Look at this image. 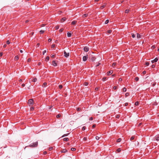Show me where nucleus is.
<instances>
[{
    "instance_id": "1",
    "label": "nucleus",
    "mask_w": 159,
    "mask_h": 159,
    "mask_svg": "<svg viewBox=\"0 0 159 159\" xmlns=\"http://www.w3.org/2000/svg\"><path fill=\"white\" fill-rule=\"evenodd\" d=\"M38 143L37 142H36L30 144L29 145V146L32 148L35 147H37L38 146Z\"/></svg>"
},
{
    "instance_id": "2",
    "label": "nucleus",
    "mask_w": 159,
    "mask_h": 159,
    "mask_svg": "<svg viewBox=\"0 0 159 159\" xmlns=\"http://www.w3.org/2000/svg\"><path fill=\"white\" fill-rule=\"evenodd\" d=\"M64 56L66 57H68L69 56V53H66L65 51H64Z\"/></svg>"
},
{
    "instance_id": "3",
    "label": "nucleus",
    "mask_w": 159,
    "mask_h": 159,
    "mask_svg": "<svg viewBox=\"0 0 159 159\" xmlns=\"http://www.w3.org/2000/svg\"><path fill=\"white\" fill-rule=\"evenodd\" d=\"M33 100H28V103L30 106L33 104Z\"/></svg>"
},
{
    "instance_id": "4",
    "label": "nucleus",
    "mask_w": 159,
    "mask_h": 159,
    "mask_svg": "<svg viewBox=\"0 0 159 159\" xmlns=\"http://www.w3.org/2000/svg\"><path fill=\"white\" fill-rule=\"evenodd\" d=\"M158 60V59L157 58H156L154 60L151 61L152 63H154L155 62H156Z\"/></svg>"
},
{
    "instance_id": "5",
    "label": "nucleus",
    "mask_w": 159,
    "mask_h": 159,
    "mask_svg": "<svg viewBox=\"0 0 159 159\" xmlns=\"http://www.w3.org/2000/svg\"><path fill=\"white\" fill-rule=\"evenodd\" d=\"M84 50L85 52H88L89 51V48L87 47H85L84 48Z\"/></svg>"
},
{
    "instance_id": "6",
    "label": "nucleus",
    "mask_w": 159,
    "mask_h": 159,
    "mask_svg": "<svg viewBox=\"0 0 159 159\" xmlns=\"http://www.w3.org/2000/svg\"><path fill=\"white\" fill-rule=\"evenodd\" d=\"M52 65L54 66H56L57 65V64L56 62L54 61H52Z\"/></svg>"
},
{
    "instance_id": "7",
    "label": "nucleus",
    "mask_w": 159,
    "mask_h": 159,
    "mask_svg": "<svg viewBox=\"0 0 159 159\" xmlns=\"http://www.w3.org/2000/svg\"><path fill=\"white\" fill-rule=\"evenodd\" d=\"M66 17H63L62 18L61 20V22L62 23L64 21H65L66 20Z\"/></svg>"
},
{
    "instance_id": "8",
    "label": "nucleus",
    "mask_w": 159,
    "mask_h": 159,
    "mask_svg": "<svg viewBox=\"0 0 159 159\" xmlns=\"http://www.w3.org/2000/svg\"><path fill=\"white\" fill-rule=\"evenodd\" d=\"M87 57L86 56H84L83 57V61H85L87 60Z\"/></svg>"
},
{
    "instance_id": "9",
    "label": "nucleus",
    "mask_w": 159,
    "mask_h": 159,
    "mask_svg": "<svg viewBox=\"0 0 159 159\" xmlns=\"http://www.w3.org/2000/svg\"><path fill=\"white\" fill-rule=\"evenodd\" d=\"M67 151V150L65 149H63L61 151V152L62 153L66 152Z\"/></svg>"
},
{
    "instance_id": "10",
    "label": "nucleus",
    "mask_w": 159,
    "mask_h": 159,
    "mask_svg": "<svg viewBox=\"0 0 159 159\" xmlns=\"http://www.w3.org/2000/svg\"><path fill=\"white\" fill-rule=\"evenodd\" d=\"M113 72V71L112 70L109 71L108 72H107V75H110L112 74Z\"/></svg>"
},
{
    "instance_id": "11",
    "label": "nucleus",
    "mask_w": 159,
    "mask_h": 159,
    "mask_svg": "<svg viewBox=\"0 0 159 159\" xmlns=\"http://www.w3.org/2000/svg\"><path fill=\"white\" fill-rule=\"evenodd\" d=\"M76 23H77V21L74 20V21H73L72 22L71 24L72 25H75L76 24Z\"/></svg>"
},
{
    "instance_id": "12",
    "label": "nucleus",
    "mask_w": 159,
    "mask_h": 159,
    "mask_svg": "<svg viewBox=\"0 0 159 159\" xmlns=\"http://www.w3.org/2000/svg\"><path fill=\"white\" fill-rule=\"evenodd\" d=\"M69 140V139L67 138H65L63 139L64 141H67Z\"/></svg>"
},
{
    "instance_id": "13",
    "label": "nucleus",
    "mask_w": 159,
    "mask_h": 159,
    "mask_svg": "<svg viewBox=\"0 0 159 159\" xmlns=\"http://www.w3.org/2000/svg\"><path fill=\"white\" fill-rule=\"evenodd\" d=\"M88 16V14H84L82 16L84 18L85 17H86L87 16Z\"/></svg>"
},
{
    "instance_id": "14",
    "label": "nucleus",
    "mask_w": 159,
    "mask_h": 159,
    "mask_svg": "<svg viewBox=\"0 0 159 159\" xmlns=\"http://www.w3.org/2000/svg\"><path fill=\"white\" fill-rule=\"evenodd\" d=\"M95 59L96 58L94 57H91V60L92 61H94L95 60Z\"/></svg>"
},
{
    "instance_id": "15",
    "label": "nucleus",
    "mask_w": 159,
    "mask_h": 159,
    "mask_svg": "<svg viewBox=\"0 0 159 159\" xmlns=\"http://www.w3.org/2000/svg\"><path fill=\"white\" fill-rule=\"evenodd\" d=\"M106 6V4H104V5H102V6L101 7H100V8L101 9H103Z\"/></svg>"
},
{
    "instance_id": "16",
    "label": "nucleus",
    "mask_w": 159,
    "mask_h": 159,
    "mask_svg": "<svg viewBox=\"0 0 159 159\" xmlns=\"http://www.w3.org/2000/svg\"><path fill=\"white\" fill-rule=\"evenodd\" d=\"M37 80V79L36 78H34L32 80V81L34 82H36Z\"/></svg>"
},
{
    "instance_id": "17",
    "label": "nucleus",
    "mask_w": 159,
    "mask_h": 159,
    "mask_svg": "<svg viewBox=\"0 0 159 159\" xmlns=\"http://www.w3.org/2000/svg\"><path fill=\"white\" fill-rule=\"evenodd\" d=\"M137 38L138 39L140 38H141L140 35L138 33H137Z\"/></svg>"
},
{
    "instance_id": "18",
    "label": "nucleus",
    "mask_w": 159,
    "mask_h": 159,
    "mask_svg": "<svg viewBox=\"0 0 159 159\" xmlns=\"http://www.w3.org/2000/svg\"><path fill=\"white\" fill-rule=\"evenodd\" d=\"M135 138V137L134 136H132L130 138V140L132 141L134 140Z\"/></svg>"
},
{
    "instance_id": "19",
    "label": "nucleus",
    "mask_w": 159,
    "mask_h": 159,
    "mask_svg": "<svg viewBox=\"0 0 159 159\" xmlns=\"http://www.w3.org/2000/svg\"><path fill=\"white\" fill-rule=\"evenodd\" d=\"M67 36L68 37H70L71 36V34L70 33L68 32L67 33Z\"/></svg>"
},
{
    "instance_id": "20",
    "label": "nucleus",
    "mask_w": 159,
    "mask_h": 159,
    "mask_svg": "<svg viewBox=\"0 0 159 159\" xmlns=\"http://www.w3.org/2000/svg\"><path fill=\"white\" fill-rule=\"evenodd\" d=\"M19 59V57L18 56H16L15 57V60H17Z\"/></svg>"
},
{
    "instance_id": "21",
    "label": "nucleus",
    "mask_w": 159,
    "mask_h": 159,
    "mask_svg": "<svg viewBox=\"0 0 159 159\" xmlns=\"http://www.w3.org/2000/svg\"><path fill=\"white\" fill-rule=\"evenodd\" d=\"M121 151V149L120 148H118L117 149L116 151L117 152H120Z\"/></svg>"
},
{
    "instance_id": "22",
    "label": "nucleus",
    "mask_w": 159,
    "mask_h": 159,
    "mask_svg": "<svg viewBox=\"0 0 159 159\" xmlns=\"http://www.w3.org/2000/svg\"><path fill=\"white\" fill-rule=\"evenodd\" d=\"M107 79V78L106 77H103L102 80L103 81H105V80H106Z\"/></svg>"
},
{
    "instance_id": "23",
    "label": "nucleus",
    "mask_w": 159,
    "mask_h": 159,
    "mask_svg": "<svg viewBox=\"0 0 159 159\" xmlns=\"http://www.w3.org/2000/svg\"><path fill=\"white\" fill-rule=\"evenodd\" d=\"M139 104V102L138 101L136 102L135 103V105L136 106H138Z\"/></svg>"
},
{
    "instance_id": "24",
    "label": "nucleus",
    "mask_w": 159,
    "mask_h": 159,
    "mask_svg": "<svg viewBox=\"0 0 159 159\" xmlns=\"http://www.w3.org/2000/svg\"><path fill=\"white\" fill-rule=\"evenodd\" d=\"M61 116V114H58L57 116V118H59Z\"/></svg>"
},
{
    "instance_id": "25",
    "label": "nucleus",
    "mask_w": 159,
    "mask_h": 159,
    "mask_svg": "<svg viewBox=\"0 0 159 159\" xmlns=\"http://www.w3.org/2000/svg\"><path fill=\"white\" fill-rule=\"evenodd\" d=\"M49 57L48 56H47L46 57V61H48L49 60Z\"/></svg>"
},
{
    "instance_id": "26",
    "label": "nucleus",
    "mask_w": 159,
    "mask_h": 159,
    "mask_svg": "<svg viewBox=\"0 0 159 159\" xmlns=\"http://www.w3.org/2000/svg\"><path fill=\"white\" fill-rule=\"evenodd\" d=\"M76 110L77 111H81V109L80 108L78 107L76 109Z\"/></svg>"
},
{
    "instance_id": "27",
    "label": "nucleus",
    "mask_w": 159,
    "mask_h": 159,
    "mask_svg": "<svg viewBox=\"0 0 159 159\" xmlns=\"http://www.w3.org/2000/svg\"><path fill=\"white\" fill-rule=\"evenodd\" d=\"M121 139L120 138H119L117 140V142H119L121 141Z\"/></svg>"
},
{
    "instance_id": "28",
    "label": "nucleus",
    "mask_w": 159,
    "mask_h": 159,
    "mask_svg": "<svg viewBox=\"0 0 159 159\" xmlns=\"http://www.w3.org/2000/svg\"><path fill=\"white\" fill-rule=\"evenodd\" d=\"M71 150H72V151H75V150H76V148H71Z\"/></svg>"
},
{
    "instance_id": "29",
    "label": "nucleus",
    "mask_w": 159,
    "mask_h": 159,
    "mask_svg": "<svg viewBox=\"0 0 159 159\" xmlns=\"http://www.w3.org/2000/svg\"><path fill=\"white\" fill-rule=\"evenodd\" d=\"M135 80L136 81H138L139 80V78L138 77H135Z\"/></svg>"
},
{
    "instance_id": "30",
    "label": "nucleus",
    "mask_w": 159,
    "mask_h": 159,
    "mask_svg": "<svg viewBox=\"0 0 159 159\" xmlns=\"http://www.w3.org/2000/svg\"><path fill=\"white\" fill-rule=\"evenodd\" d=\"M129 10L127 9V10H125V13H128L129 12Z\"/></svg>"
},
{
    "instance_id": "31",
    "label": "nucleus",
    "mask_w": 159,
    "mask_h": 159,
    "mask_svg": "<svg viewBox=\"0 0 159 159\" xmlns=\"http://www.w3.org/2000/svg\"><path fill=\"white\" fill-rule=\"evenodd\" d=\"M47 84V83L46 82H45L43 83V87H45L46 85Z\"/></svg>"
},
{
    "instance_id": "32",
    "label": "nucleus",
    "mask_w": 159,
    "mask_h": 159,
    "mask_svg": "<svg viewBox=\"0 0 159 159\" xmlns=\"http://www.w3.org/2000/svg\"><path fill=\"white\" fill-rule=\"evenodd\" d=\"M109 22V20H106L105 21V24H107Z\"/></svg>"
},
{
    "instance_id": "33",
    "label": "nucleus",
    "mask_w": 159,
    "mask_h": 159,
    "mask_svg": "<svg viewBox=\"0 0 159 159\" xmlns=\"http://www.w3.org/2000/svg\"><path fill=\"white\" fill-rule=\"evenodd\" d=\"M84 85L85 86H87L88 84V83L87 82H84Z\"/></svg>"
},
{
    "instance_id": "34",
    "label": "nucleus",
    "mask_w": 159,
    "mask_h": 159,
    "mask_svg": "<svg viewBox=\"0 0 159 159\" xmlns=\"http://www.w3.org/2000/svg\"><path fill=\"white\" fill-rule=\"evenodd\" d=\"M131 35L132 37L133 38H134L135 37V35L134 34L132 33L131 34Z\"/></svg>"
},
{
    "instance_id": "35",
    "label": "nucleus",
    "mask_w": 159,
    "mask_h": 159,
    "mask_svg": "<svg viewBox=\"0 0 159 159\" xmlns=\"http://www.w3.org/2000/svg\"><path fill=\"white\" fill-rule=\"evenodd\" d=\"M123 90L124 92H126V88L124 87L123 89Z\"/></svg>"
},
{
    "instance_id": "36",
    "label": "nucleus",
    "mask_w": 159,
    "mask_h": 159,
    "mask_svg": "<svg viewBox=\"0 0 159 159\" xmlns=\"http://www.w3.org/2000/svg\"><path fill=\"white\" fill-rule=\"evenodd\" d=\"M68 134H64L62 136V137H64L65 136H67L68 135Z\"/></svg>"
},
{
    "instance_id": "37",
    "label": "nucleus",
    "mask_w": 159,
    "mask_h": 159,
    "mask_svg": "<svg viewBox=\"0 0 159 159\" xmlns=\"http://www.w3.org/2000/svg\"><path fill=\"white\" fill-rule=\"evenodd\" d=\"M112 32V30H109L107 31V33L109 34H110Z\"/></svg>"
},
{
    "instance_id": "38",
    "label": "nucleus",
    "mask_w": 159,
    "mask_h": 159,
    "mask_svg": "<svg viewBox=\"0 0 159 159\" xmlns=\"http://www.w3.org/2000/svg\"><path fill=\"white\" fill-rule=\"evenodd\" d=\"M52 149H53V148H52V147H49L48 149H49V151H51V150H52Z\"/></svg>"
},
{
    "instance_id": "39",
    "label": "nucleus",
    "mask_w": 159,
    "mask_h": 159,
    "mask_svg": "<svg viewBox=\"0 0 159 159\" xmlns=\"http://www.w3.org/2000/svg\"><path fill=\"white\" fill-rule=\"evenodd\" d=\"M129 95V93H125V96L126 97H127V96H128Z\"/></svg>"
},
{
    "instance_id": "40",
    "label": "nucleus",
    "mask_w": 159,
    "mask_h": 159,
    "mask_svg": "<svg viewBox=\"0 0 159 159\" xmlns=\"http://www.w3.org/2000/svg\"><path fill=\"white\" fill-rule=\"evenodd\" d=\"M116 63H113L112 64V66L114 67L115 66H116Z\"/></svg>"
},
{
    "instance_id": "41",
    "label": "nucleus",
    "mask_w": 159,
    "mask_h": 159,
    "mask_svg": "<svg viewBox=\"0 0 159 159\" xmlns=\"http://www.w3.org/2000/svg\"><path fill=\"white\" fill-rule=\"evenodd\" d=\"M62 87H63V86L61 85H59V88L60 89H62Z\"/></svg>"
},
{
    "instance_id": "42",
    "label": "nucleus",
    "mask_w": 159,
    "mask_h": 159,
    "mask_svg": "<svg viewBox=\"0 0 159 159\" xmlns=\"http://www.w3.org/2000/svg\"><path fill=\"white\" fill-rule=\"evenodd\" d=\"M55 44H53L52 45L51 48H53L55 47Z\"/></svg>"
},
{
    "instance_id": "43",
    "label": "nucleus",
    "mask_w": 159,
    "mask_h": 159,
    "mask_svg": "<svg viewBox=\"0 0 159 159\" xmlns=\"http://www.w3.org/2000/svg\"><path fill=\"white\" fill-rule=\"evenodd\" d=\"M156 140L157 141L159 140V137H157L156 138Z\"/></svg>"
},
{
    "instance_id": "44",
    "label": "nucleus",
    "mask_w": 159,
    "mask_h": 159,
    "mask_svg": "<svg viewBox=\"0 0 159 159\" xmlns=\"http://www.w3.org/2000/svg\"><path fill=\"white\" fill-rule=\"evenodd\" d=\"M87 139V137H84L83 139L84 140V141H86Z\"/></svg>"
},
{
    "instance_id": "45",
    "label": "nucleus",
    "mask_w": 159,
    "mask_h": 159,
    "mask_svg": "<svg viewBox=\"0 0 159 159\" xmlns=\"http://www.w3.org/2000/svg\"><path fill=\"white\" fill-rule=\"evenodd\" d=\"M100 138H99V137H98V136H96V139L97 140H98Z\"/></svg>"
},
{
    "instance_id": "46",
    "label": "nucleus",
    "mask_w": 159,
    "mask_h": 159,
    "mask_svg": "<svg viewBox=\"0 0 159 159\" xmlns=\"http://www.w3.org/2000/svg\"><path fill=\"white\" fill-rule=\"evenodd\" d=\"M85 128H86V127H85V126H84V127H82V130H85Z\"/></svg>"
},
{
    "instance_id": "47",
    "label": "nucleus",
    "mask_w": 159,
    "mask_h": 159,
    "mask_svg": "<svg viewBox=\"0 0 159 159\" xmlns=\"http://www.w3.org/2000/svg\"><path fill=\"white\" fill-rule=\"evenodd\" d=\"M145 65L146 66H148L149 65V63L148 62H146V63H145Z\"/></svg>"
},
{
    "instance_id": "48",
    "label": "nucleus",
    "mask_w": 159,
    "mask_h": 159,
    "mask_svg": "<svg viewBox=\"0 0 159 159\" xmlns=\"http://www.w3.org/2000/svg\"><path fill=\"white\" fill-rule=\"evenodd\" d=\"M46 52V50H44L43 52V55H44L45 53Z\"/></svg>"
},
{
    "instance_id": "49",
    "label": "nucleus",
    "mask_w": 159,
    "mask_h": 159,
    "mask_svg": "<svg viewBox=\"0 0 159 159\" xmlns=\"http://www.w3.org/2000/svg\"><path fill=\"white\" fill-rule=\"evenodd\" d=\"M63 29H61L59 31L60 32H62L63 31Z\"/></svg>"
},
{
    "instance_id": "50",
    "label": "nucleus",
    "mask_w": 159,
    "mask_h": 159,
    "mask_svg": "<svg viewBox=\"0 0 159 159\" xmlns=\"http://www.w3.org/2000/svg\"><path fill=\"white\" fill-rule=\"evenodd\" d=\"M55 28L56 30H58L59 28V26L58 25H57L56 27Z\"/></svg>"
},
{
    "instance_id": "51",
    "label": "nucleus",
    "mask_w": 159,
    "mask_h": 159,
    "mask_svg": "<svg viewBox=\"0 0 159 159\" xmlns=\"http://www.w3.org/2000/svg\"><path fill=\"white\" fill-rule=\"evenodd\" d=\"M34 109V108L33 107H31L30 108V111H33Z\"/></svg>"
},
{
    "instance_id": "52",
    "label": "nucleus",
    "mask_w": 159,
    "mask_h": 159,
    "mask_svg": "<svg viewBox=\"0 0 159 159\" xmlns=\"http://www.w3.org/2000/svg\"><path fill=\"white\" fill-rule=\"evenodd\" d=\"M10 42H9V40H7V44H9L10 43Z\"/></svg>"
},
{
    "instance_id": "53",
    "label": "nucleus",
    "mask_w": 159,
    "mask_h": 159,
    "mask_svg": "<svg viewBox=\"0 0 159 159\" xmlns=\"http://www.w3.org/2000/svg\"><path fill=\"white\" fill-rule=\"evenodd\" d=\"M93 117H90V118H89V120H93Z\"/></svg>"
},
{
    "instance_id": "54",
    "label": "nucleus",
    "mask_w": 159,
    "mask_h": 159,
    "mask_svg": "<svg viewBox=\"0 0 159 159\" xmlns=\"http://www.w3.org/2000/svg\"><path fill=\"white\" fill-rule=\"evenodd\" d=\"M146 73V71H144L143 72V75L145 74Z\"/></svg>"
},
{
    "instance_id": "55",
    "label": "nucleus",
    "mask_w": 159,
    "mask_h": 159,
    "mask_svg": "<svg viewBox=\"0 0 159 159\" xmlns=\"http://www.w3.org/2000/svg\"><path fill=\"white\" fill-rule=\"evenodd\" d=\"M44 32V30H41L40 31V32L42 33H43Z\"/></svg>"
},
{
    "instance_id": "56",
    "label": "nucleus",
    "mask_w": 159,
    "mask_h": 159,
    "mask_svg": "<svg viewBox=\"0 0 159 159\" xmlns=\"http://www.w3.org/2000/svg\"><path fill=\"white\" fill-rule=\"evenodd\" d=\"M30 61H31V59H30V58H29V59H28V60H27V61H28V62H29Z\"/></svg>"
},
{
    "instance_id": "57",
    "label": "nucleus",
    "mask_w": 159,
    "mask_h": 159,
    "mask_svg": "<svg viewBox=\"0 0 159 159\" xmlns=\"http://www.w3.org/2000/svg\"><path fill=\"white\" fill-rule=\"evenodd\" d=\"M51 41L52 39H49L48 40V42H50Z\"/></svg>"
},
{
    "instance_id": "58",
    "label": "nucleus",
    "mask_w": 159,
    "mask_h": 159,
    "mask_svg": "<svg viewBox=\"0 0 159 159\" xmlns=\"http://www.w3.org/2000/svg\"><path fill=\"white\" fill-rule=\"evenodd\" d=\"M155 67V65H152V68H154V67Z\"/></svg>"
},
{
    "instance_id": "59",
    "label": "nucleus",
    "mask_w": 159,
    "mask_h": 159,
    "mask_svg": "<svg viewBox=\"0 0 159 159\" xmlns=\"http://www.w3.org/2000/svg\"><path fill=\"white\" fill-rule=\"evenodd\" d=\"M113 89H116V86H114L113 87Z\"/></svg>"
},
{
    "instance_id": "60",
    "label": "nucleus",
    "mask_w": 159,
    "mask_h": 159,
    "mask_svg": "<svg viewBox=\"0 0 159 159\" xmlns=\"http://www.w3.org/2000/svg\"><path fill=\"white\" fill-rule=\"evenodd\" d=\"M119 117H120V116H119V115H117L116 116V118H119Z\"/></svg>"
},
{
    "instance_id": "61",
    "label": "nucleus",
    "mask_w": 159,
    "mask_h": 159,
    "mask_svg": "<svg viewBox=\"0 0 159 159\" xmlns=\"http://www.w3.org/2000/svg\"><path fill=\"white\" fill-rule=\"evenodd\" d=\"M3 55V53L2 52L0 53V57H1Z\"/></svg>"
},
{
    "instance_id": "62",
    "label": "nucleus",
    "mask_w": 159,
    "mask_h": 159,
    "mask_svg": "<svg viewBox=\"0 0 159 159\" xmlns=\"http://www.w3.org/2000/svg\"><path fill=\"white\" fill-rule=\"evenodd\" d=\"M155 48V46H153L152 47V49H154Z\"/></svg>"
},
{
    "instance_id": "63",
    "label": "nucleus",
    "mask_w": 159,
    "mask_h": 159,
    "mask_svg": "<svg viewBox=\"0 0 159 159\" xmlns=\"http://www.w3.org/2000/svg\"><path fill=\"white\" fill-rule=\"evenodd\" d=\"M122 80V79H121V78H119V81H121Z\"/></svg>"
},
{
    "instance_id": "64",
    "label": "nucleus",
    "mask_w": 159,
    "mask_h": 159,
    "mask_svg": "<svg viewBox=\"0 0 159 159\" xmlns=\"http://www.w3.org/2000/svg\"><path fill=\"white\" fill-rule=\"evenodd\" d=\"M43 153L44 154H46L47 153V152L46 151H45L43 152Z\"/></svg>"
}]
</instances>
